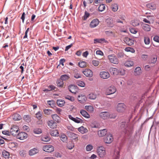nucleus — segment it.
Returning <instances> with one entry per match:
<instances>
[{"label":"nucleus","instance_id":"obj_1","mask_svg":"<svg viewBox=\"0 0 159 159\" xmlns=\"http://www.w3.org/2000/svg\"><path fill=\"white\" fill-rule=\"evenodd\" d=\"M97 152L100 158L104 157L106 154L105 148L102 146L98 147L97 149Z\"/></svg>","mask_w":159,"mask_h":159},{"label":"nucleus","instance_id":"obj_2","mask_svg":"<svg viewBox=\"0 0 159 159\" xmlns=\"http://www.w3.org/2000/svg\"><path fill=\"white\" fill-rule=\"evenodd\" d=\"M103 140L105 143L110 144L113 141V138L112 135L108 133L104 138Z\"/></svg>","mask_w":159,"mask_h":159},{"label":"nucleus","instance_id":"obj_3","mask_svg":"<svg viewBox=\"0 0 159 159\" xmlns=\"http://www.w3.org/2000/svg\"><path fill=\"white\" fill-rule=\"evenodd\" d=\"M43 150L45 152H51L54 150V147L50 144H47L43 147Z\"/></svg>","mask_w":159,"mask_h":159},{"label":"nucleus","instance_id":"obj_4","mask_svg":"<svg viewBox=\"0 0 159 159\" xmlns=\"http://www.w3.org/2000/svg\"><path fill=\"white\" fill-rule=\"evenodd\" d=\"M19 130V128L18 126L13 125L10 129L11 134L13 136H16L18 134Z\"/></svg>","mask_w":159,"mask_h":159},{"label":"nucleus","instance_id":"obj_5","mask_svg":"<svg viewBox=\"0 0 159 159\" xmlns=\"http://www.w3.org/2000/svg\"><path fill=\"white\" fill-rule=\"evenodd\" d=\"M69 91L72 93L76 94L79 91V89L77 85H70L68 86Z\"/></svg>","mask_w":159,"mask_h":159},{"label":"nucleus","instance_id":"obj_6","mask_svg":"<svg viewBox=\"0 0 159 159\" xmlns=\"http://www.w3.org/2000/svg\"><path fill=\"white\" fill-rule=\"evenodd\" d=\"M66 133L69 137L72 138L75 141L78 140V135L70 131H67Z\"/></svg>","mask_w":159,"mask_h":159},{"label":"nucleus","instance_id":"obj_7","mask_svg":"<svg viewBox=\"0 0 159 159\" xmlns=\"http://www.w3.org/2000/svg\"><path fill=\"white\" fill-rule=\"evenodd\" d=\"M16 136V138L20 140H24L27 137V134L25 132L18 133Z\"/></svg>","mask_w":159,"mask_h":159},{"label":"nucleus","instance_id":"obj_8","mask_svg":"<svg viewBox=\"0 0 159 159\" xmlns=\"http://www.w3.org/2000/svg\"><path fill=\"white\" fill-rule=\"evenodd\" d=\"M99 116L104 120L106 119L109 117L110 114L107 111L102 112L100 113Z\"/></svg>","mask_w":159,"mask_h":159},{"label":"nucleus","instance_id":"obj_9","mask_svg":"<svg viewBox=\"0 0 159 159\" xmlns=\"http://www.w3.org/2000/svg\"><path fill=\"white\" fill-rule=\"evenodd\" d=\"M116 90L113 86H111L109 87L107 90L106 93L107 95H110L114 93Z\"/></svg>","mask_w":159,"mask_h":159},{"label":"nucleus","instance_id":"obj_10","mask_svg":"<svg viewBox=\"0 0 159 159\" xmlns=\"http://www.w3.org/2000/svg\"><path fill=\"white\" fill-rule=\"evenodd\" d=\"M108 58L111 63L115 64H117L118 63V59L113 55H109L108 56Z\"/></svg>","mask_w":159,"mask_h":159},{"label":"nucleus","instance_id":"obj_11","mask_svg":"<svg viewBox=\"0 0 159 159\" xmlns=\"http://www.w3.org/2000/svg\"><path fill=\"white\" fill-rule=\"evenodd\" d=\"M100 77L103 79H107L110 77V74L108 72L103 71L100 72Z\"/></svg>","mask_w":159,"mask_h":159},{"label":"nucleus","instance_id":"obj_12","mask_svg":"<svg viewBox=\"0 0 159 159\" xmlns=\"http://www.w3.org/2000/svg\"><path fill=\"white\" fill-rule=\"evenodd\" d=\"M83 73L86 76L91 77L93 75L92 71L89 69H86L85 70L83 71Z\"/></svg>","mask_w":159,"mask_h":159},{"label":"nucleus","instance_id":"obj_13","mask_svg":"<svg viewBox=\"0 0 159 159\" xmlns=\"http://www.w3.org/2000/svg\"><path fill=\"white\" fill-rule=\"evenodd\" d=\"M107 134V129L100 130L98 132V134L99 137H102L106 135Z\"/></svg>","mask_w":159,"mask_h":159},{"label":"nucleus","instance_id":"obj_14","mask_svg":"<svg viewBox=\"0 0 159 159\" xmlns=\"http://www.w3.org/2000/svg\"><path fill=\"white\" fill-rule=\"evenodd\" d=\"M99 23V21L98 19L93 20L90 24L91 28H93L97 26Z\"/></svg>","mask_w":159,"mask_h":159},{"label":"nucleus","instance_id":"obj_15","mask_svg":"<svg viewBox=\"0 0 159 159\" xmlns=\"http://www.w3.org/2000/svg\"><path fill=\"white\" fill-rule=\"evenodd\" d=\"M39 150L37 148H34L30 150L29 151V154L30 156H33L39 152Z\"/></svg>","mask_w":159,"mask_h":159},{"label":"nucleus","instance_id":"obj_16","mask_svg":"<svg viewBox=\"0 0 159 159\" xmlns=\"http://www.w3.org/2000/svg\"><path fill=\"white\" fill-rule=\"evenodd\" d=\"M124 41L126 44L129 46H131L134 44V40L128 37L125 38Z\"/></svg>","mask_w":159,"mask_h":159},{"label":"nucleus","instance_id":"obj_17","mask_svg":"<svg viewBox=\"0 0 159 159\" xmlns=\"http://www.w3.org/2000/svg\"><path fill=\"white\" fill-rule=\"evenodd\" d=\"M48 125L52 129H54L57 127V123L56 122L54 121L51 120L48 121Z\"/></svg>","mask_w":159,"mask_h":159},{"label":"nucleus","instance_id":"obj_18","mask_svg":"<svg viewBox=\"0 0 159 159\" xmlns=\"http://www.w3.org/2000/svg\"><path fill=\"white\" fill-rule=\"evenodd\" d=\"M109 70L112 74L115 76L118 75L119 72V70L113 67L110 68Z\"/></svg>","mask_w":159,"mask_h":159},{"label":"nucleus","instance_id":"obj_19","mask_svg":"<svg viewBox=\"0 0 159 159\" xmlns=\"http://www.w3.org/2000/svg\"><path fill=\"white\" fill-rule=\"evenodd\" d=\"M119 148L115 150L114 155H113V159H119Z\"/></svg>","mask_w":159,"mask_h":159},{"label":"nucleus","instance_id":"obj_20","mask_svg":"<svg viewBox=\"0 0 159 159\" xmlns=\"http://www.w3.org/2000/svg\"><path fill=\"white\" fill-rule=\"evenodd\" d=\"M80 112L81 115L86 118H89L90 117L89 115L84 110H80Z\"/></svg>","mask_w":159,"mask_h":159},{"label":"nucleus","instance_id":"obj_21","mask_svg":"<svg viewBox=\"0 0 159 159\" xmlns=\"http://www.w3.org/2000/svg\"><path fill=\"white\" fill-rule=\"evenodd\" d=\"M51 138L48 135H44L42 136L41 140L43 142H48L50 141Z\"/></svg>","mask_w":159,"mask_h":159},{"label":"nucleus","instance_id":"obj_22","mask_svg":"<svg viewBox=\"0 0 159 159\" xmlns=\"http://www.w3.org/2000/svg\"><path fill=\"white\" fill-rule=\"evenodd\" d=\"M143 29L146 31H149L151 29L150 26L146 24H144L143 25Z\"/></svg>","mask_w":159,"mask_h":159},{"label":"nucleus","instance_id":"obj_23","mask_svg":"<svg viewBox=\"0 0 159 159\" xmlns=\"http://www.w3.org/2000/svg\"><path fill=\"white\" fill-rule=\"evenodd\" d=\"M141 73V70L140 67H136L134 71V74L135 75H138L140 74Z\"/></svg>","mask_w":159,"mask_h":159},{"label":"nucleus","instance_id":"obj_24","mask_svg":"<svg viewBox=\"0 0 159 159\" xmlns=\"http://www.w3.org/2000/svg\"><path fill=\"white\" fill-rule=\"evenodd\" d=\"M60 139L64 143H67V138L66 136L64 134H61L60 136Z\"/></svg>","mask_w":159,"mask_h":159},{"label":"nucleus","instance_id":"obj_25","mask_svg":"<svg viewBox=\"0 0 159 159\" xmlns=\"http://www.w3.org/2000/svg\"><path fill=\"white\" fill-rule=\"evenodd\" d=\"M78 130L82 134H84L88 132V130L86 128L82 126L78 128Z\"/></svg>","mask_w":159,"mask_h":159},{"label":"nucleus","instance_id":"obj_26","mask_svg":"<svg viewBox=\"0 0 159 159\" xmlns=\"http://www.w3.org/2000/svg\"><path fill=\"white\" fill-rule=\"evenodd\" d=\"M12 117L13 120L15 121L20 120L21 119V116L17 113L14 114Z\"/></svg>","mask_w":159,"mask_h":159},{"label":"nucleus","instance_id":"obj_27","mask_svg":"<svg viewBox=\"0 0 159 159\" xmlns=\"http://www.w3.org/2000/svg\"><path fill=\"white\" fill-rule=\"evenodd\" d=\"M57 86L59 87L62 88L64 85L63 81L62 80L60 79H57Z\"/></svg>","mask_w":159,"mask_h":159},{"label":"nucleus","instance_id":"obj_28","mask_svg":"<svg viewBox=\"0 0 159 159\" xmlns=\"http://www.w3.org/2000/svg\"><path fill=\"white\" fill-rule=\"evenodd\" d=\"M65 102L64 100L60 99L57 100V103L59 107H62L64 106Z\"/></svg>","mask_w":159,"mask_h":159},{"label":"nucleus","instance_id":"obj_29","mask_svg":"<svg viewBox=\"0 0 159 159\" xmlns=\"http://www.w3.org/2000/svg\"><path fill=\"white\" fill-rule=\"evenodd\" d=\"M134 65L133 61L130 60H128L126 61L124 64V65L127 67H130Z\"/></svg>","mask_w":159,"mask_h":159},{"label":"nucleus","instance_id":"obj_30","mask_svg":"<svg viewBox=\"0 0 159 159\" xmlns=\"http://www.w3.org/2000/svg\"><path fill=\"white\" fill-rule=\"evenodd\" d=\"M3 157L5 158H8L9 157V153L7 151L4 150L2 152Z\"/></svg>","mask_w":159,"mask_h":159},{"label":"nucleus","instance_id":"obj_31","mask_svg":"<svg viewBox=\"0 0 159 159\" xmlns=\"http://www.w3.org/2000/svg\"><path fill=\"white\" fill-rule=\"evenodd\" d=\"M106 22L108 27H112L113 26V24L112 21L111 20L107 19L106 20Z\"/></svg>","mask_w":159,"mask_h":159},{"label":"nucleus","instance_id":"obj_32","mask_svg":"<svg viewBox=\"0 0 159 159\" xmlns=\"http://www.w3.org/2000/svg\"><path fill=\"white\" fill-rule=\"evenodd\" d=\"M78 65L80 67H84L86 65V62L83 61H81L79 62Z\"/></svg>","mask_w":159,"mask_h":159},{"label":"nucleus","instance_id":"obj_33","mask_svg":"<svg viewBox=\"0 0 159 159\" xmlns=\"http://www.w3.org/2000/svg\"><path fill=\"white\" fill-rule=\"evenodd\" d=\"M52 117L54 121L57 122H59L60 117L57 114L52 115Z\"/></svg>","mask_w":159,"mask_h":159},{"label":"nucleus","instance_id":"obj_34","mask_svg":"<svg viewBox=\"0 0 159 159\" xmlns=\"http://www.w3.org/2000/svg\"><path fill=\"white\" fill-rule=\"evenodd\" d=\"M69 78L70 77L68 75L66 74H64L62 75L61 76L60 79L63 81H65L68 80Z\"/></svg>","mask_w":159,"mask_h":159},{"label":"nucleus","instance_id":"obj_35","mask_svg":"<svg viewBox=\"0 0 159 159\" xmlns=\"http://www.w3.org/2000/svg\"><path fill=\"white\" fill-rule=\"evenodd\" d=\"M105 41L104 39H94V43L96 44L97 43H102V42Z\"/></svg>","mask_w":159,"mask_h":159},{"label":"nucleus","instance_id":"obj_36","mask_svg":"<svg viewBox=\"0 0 159 159\" xmlns=\"http://www.w3.org/2000/svg\"><path fill=\"white\" fill-rule=\"evenodd\" d=\"M50 134L52 136H59V132L57 130H54L51 132Z\"/></svg>","mask_w":159,"mask_h":159},{"label":"nucleus","instance_id":"obj_37","mask_svg":"<svg viewBox=\"0 0 159 159\" xmlns=\"http://www.w3.org/2000/svg\"><path fill=\"white\" fill-rule=\"evenodd\" d=\"M147 7L151 9H154L155 8V5L152 3H149L147 5Z\"/></svg>","mask_w":159,"mask_h":159},{"label":"nucleus","instance_id":"obj_38","mask_svg":"<svg viewBox=\"0 0 159 159\" xmlns=\"http://www.w3.org/2000/svg\"><path fill=\"white\" fill-rule=\"evenodd\" d=\"M125 50L126 52H130L132 53H134L135 52V50L133 48L130 47L126 48L125 49Z\"/></svg>","mask_w":159,"mask_h":159},{"label":"nucleus","instance_id":"obj_39","mask_svg":"<svg viewBox=\"0 0 159 159\" xmlns=\"http://www.w3.org/2000/svg\"><path fill=\"white\" fill-rule=\"evenodd\" d=\"M111 7L113 11H116L118 9V6L117 4H114L111 5Z\"/></svg>","mask_w":159,"mask_h":159},{"label":"nucleus","instance_id":"obj_40","mask_svg":"<svg viewBox=\"0 0 159 159\" xmlns=\"http://www.w3.org/2000/svg\"><path fill=\"white\" fill-rule=\"evenodd\" d=\"M88 97L90 99L94 100L96 98L97 96L96 94L91 93L89 94Z\"/></svg>","mask_w":159,"mask_h":159},{"label":"nucleus","instance_id":"obj_41","mask_svg":"<svg viewBox=\"0 0 159 159\" xmlns=\"http://www.w3.org/2000/svg\"><path fill=\"white\" fill-rule=\"evenodd\" d=\"M126 108V106L124 103H120V112L124 111Z\"/></svg>","mask_w":159,"mask_h":159},{"label":"nucleus","instance_id":"obj_42","mask_svg":"<svg viewBox=\"0 0 159 159\" xmlns=\"http://www.w3.org/2000/svg\"><path fill=\"white\" fill-rule=\"evenodd\" d=\"M85 108L87 111L91 112H93L94 111V109L93 107L91 106H85Z\"/></svg>","mask_w":159,"mask_h":159},{"label":"nucleus","instance_id":"obj_43","mask_svg":"<svg viewBox=\"0 0 159 159\" xmlns=\"http://www.w3.org/2000/svg\"><path fill=\"white\" fill-rule=\"evenodd\" d=\"M105 8V5L104 4H101L99 5L98 8V10L99 11H104Z\"/></svg>","mask_w":159,"mask_h":159},{"label":"nucleus","instance_id":"obj_44","mask_svg":"<svg viewBox=\"0 0 159 159\" xmlns=\"http://www.w3.org/2000/svg\"><path fill=\"white\" fill-rule=\"evenodd\" d=\"M120 19L122 21H121L120 20V23H121L122 24H126V21H125L126 17L124 15H121L120 16Z\"/></svg>","mask_w":159,"mask_h":159},{"label":"nucleus","instance_id":"obj_45","mask_svg":"<svg viewBox=\"0 0 159 159\" xmlns=\"http://www.w3.org/2000/svg\"><path fill=\"white\" fill-rule=\"evenodd\" d=\"M44 114L47 115H49L52 112V110L48 109H45L43 110Z\"/></svg>","mask_w":159,"mask_h":159},{"label":"nucleus","instance_id":"obj_46","mask_svg":"<svg viewBox=\"0 0 159 159\" xmlns=\"http://www.w3.org/2000/svg\"><path fill=\"white\" fill-rule=\"evenodd\" d=\"M76 83L77 84L80 86L81 87H84L85 86V84L83 81L79 80L77 81Z\"/></svg>","mask_w":159,"mask_h":159},{"label":"nucleus","instance_id":"obj_47","mask_svg":"<svg viewBox=\"0 0 159 159\" xmlns=\"http://www.w3.org/2000/svg\"><path fill=\"white\" fill-rule=\"evenodd\" d=\"M36 117L38 120H40L42 118V114L40 111L36 114Z\"/></svg>","mask_w":159,"mask_h":159},{"label":"nucleus","instance_id":"obj_48","mask_svg":"<svg viewBox=\"0 0 159 159\" xmlns=\"http://www.w3.org/2000/svg\"><path fill=\"white\" fill-rule=\"evenodd\" d=\"M144 42L146 44H149L150 42V39L148 36L144 37Z\"/></svg>","mask_w":159,"mask_h":159},{"label":"nucleus","instance_id":"obj_49","mask_svg":"<svg viewBox=\"0 0 159 159\" xmlns=\"http://www.w3.org/2000/svg\"><path fill=\"white\" fill-rule=\"evenodd\" d=\"M74 121L75 123H83V120L80 118H79L78 117H76L75 118V120H74Z\"/></svg>","mask_w":159,"mask_h":159},{"label":"nucleus","instance_id":"obj_50","mask_svg":"<svg viewBox=\"0 0 159 159\" xmlns=\"http://www.w3.org/2000/svg\"><path fill=\"white\" fill-rule=\"evenodd\" d=\"M34 133L37 134H39L42 133V130L40 129L36 128L34 130Z\"/></svg>","mask_w":159,"mask_h":159},{"label":"nucleus","instance_id":"obj_51","mask_svg":"<svg viewBox=\"0 0 159 159\" xmlns=\"http://www.w3.org/2000/svg\"><path fill=\"white\" fill-rule=\"evenodd\" d=\"M89 16L90 14L87 11H85L84 15L83 16V20H86L87 18L89 17Z\"/></svg>","mask_w":159,"mask_h":159},{"label":"nucleus","instance_id":"obj_52","mask_svg":"<svg viewBox=\"0 0 159 159\" xmlns=\"http://www.w3.org/2000/svg\"><path fill=\"white\" fill-rule=\"evenodd\" d=\"M23 118L27 122H29L30 121V117L28 115H24L23 117Z\"/></svg>","mask_w":159,"mask_h":159},{"label":"nucleus","instance_id":"obj_53","mask_svg":"<svg viewBox=\"0 0 159 159\" xmlns=\"http://www.w3.org/2000/svg\"><path fill=\"white\" fill-rule=\"evenodd\" d=\"M93 148V146L91 144L88 145L86 148L87 151H91Z\"/></svg>","mask_w":159,"mask_h":159},{"label":"nucleus","instance_id":"obj_54","mask_svg":"<svg viewBox=\"0 0 159 159\" xmlns=\"http://www.w3.org/2000/svg\"><path fill=\"white\" fill-rule=\"evenodd\" d=\"M65 98L71 101V102H73L75 100L74 98L73 97L69 95H67L66 96Z\"/></svg>","mask_w":159,"mask_h":159},{"label":"nucleus","instance_id":"obj_55","mask_svg":"<svg viewBox=\"0 0 159 159\" xmlns=\"http://www.w3.org/2000/svg\"><path fill=\"white\" fill-rule=\"evenodd\" d=\"M92 64L94 66H98L99 64V61L96 60H93Z\"/></svg>","mask_w":159,"mask_h":159},{"label":"nucleus","instance_id":"obj_56","mask_svg":"<svg viewBox=\"0 0 159 159\" xmlns=\"http://www.w3.org/2000/svg\"><path fill=\"white\" fill-rule=\"evenodd\" d=\"M49 91H51L52 90H54L56 89V87L52 85H50L48 86Z\"/></svg>","mask_w":159,"mask_h":159},{"label":"nucleus","instance_id":"obj_57","mask_svg":"<svg viewBox=\"0 0 159 159\" xmlns=\"http://www.w3.org/2000/svg\"><path fill=\"white\" fill-rule=\"evenodd\" d=\"M2 132L3 134L7 135H10L11 134L10 132L7 130L2 131Z\"/></svg>","mask_w":159,"mask_h":159},{"label":"nucleus","instance_id":"obj_58","mask_svg":"<svg viewBox=\"0 0 159 159\" xmlns=\"http://www.w3.org/2000/svg\"><path fill=\"white\" fill-rule=\"evenodd\" d=\"M130 32L132 34H135L137 32V30L136 29L132 28L130 29Z\"/></svg>","mask_w":159,"mask_h":159},{"label":"nucleus","instance_id":"obj_59","mask_svg":"<svg viewBox=\"0 0 159 159\" xmlns=\"http://www.w3.org/2000/svg\"><path fill=\"white\" fill-rule=\"evenodd\" d=\"M132 25L134 26H137L139 25V22L137 21H133L132 23Z\"/></svg>","mask_w":159,"mask_h":159},{"label":"nucleus","instance_id":"obj_60","mask_svg":"<svg viewBox=\"0 0 159 159\" xmlns=\"http://www.w3.org/2000/svg\"><path fill=\"white\" fill-rule=\"evenodd\" d=\"M73 45V43H71L70 45L66 46L65 48V51H66L70 49Z\"/></svg>","mask_w":159,"mask_h":159},{"label":"nucleus","instance_id":"obj_61","mask_svg":"<svg viewBox=\"0 0 159 159\" xmlns=\"http://www.w3.org/2000/svg\"><path fill=\"white\" fill-rule=\"evenodd\" d=\"M157 61V58L156 57H153L151 59V63L154 64Z\"/></svg>","mask_w":159,"mask_h":159},{"label":"nucleus","instance_id":"obj_62","mask_svg":"<svg viewBox=\"0 0 159 159\" xmlns=\"http://www.w3.org/2000/svg\"><path fill=\"white\" fill-rule=\"evenodd\" d=\"M25 12H23L21 17V19L22 20V21L23 23H24V20L25 19Z\"/></svg>","mask_w":159,"mask_h":159},{"label":"nucleus","instance_id":"obj_63","mask_svg":"<svg viewBox=\"0 0 159 159\" xmlns=\"http://www.w3.org/2000/svg\"><path fill=\"white\" fill-rule=\"evenodd\" d=\"M96 54L97 55L100 56H102L103 55V52L101 50H97L96 51Z\"/></svg>","mask_w":159,"mask_h":159},{"label":"nucleus","instance_id":"obj_64","mask_svg":"<svg viewBox=\"0 0 159 159\" xmlns=\"http://www.w3.org/2000/svg\"><path fill=\"white\" fill-rule=\"evenodd\" d=\"M153 40L154 41L159 43V37L157 36H154Z\"/></svg>","mask_w":159,"mask_h":159}]
</instances>
